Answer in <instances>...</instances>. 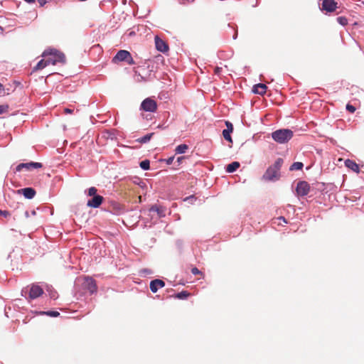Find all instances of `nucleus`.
<instances>
[{
    "instance_id": "nucleus-1",
    "label": "nucleus",
    "mask_w": 364,
    "mask_h": 364,
    "mask_svg": "<svg viewBox=\"0 0 364 364\" xmlns=\"http://www.w3.org/2000/svg\"><path fill=\"white\" fill-rule=\"evenodd\" d=\"M284 160L278 158L274 163L269 166L262 176V180L266 181H276L281 177L280 169L282 166Z\"/></svg>"
},
{
    "instance_id": "nucleus-2",
    "label": "nucleus",
    "mask_w": 364,
    "mask_h": 364,
    "mask_svg": "<svg viewBox=\"0 0 364 364\" xmlns=\"http://www.w3.org/2000/svg\"><path fill=\"white\" fill-rule=\"evenodd\" d=\"M42 57L46 58L48 65H55L57 63L65 64L66 58L63 53L55 48H48L42 53Z\"/></svg>"
},
{
    "instance_id": "nucleus-3",
    "label": "nucleus",
    "mask_w": 364,
    "mask_h": 364,
    "mask_svg": "<svg viewBox=\"0 0 364 364\" xmlns=\"http://www.w3.org/2000/svg\"><path fill=\"white\" fill-rule=\"evenodd\" d=\"M293 136V132L288 129H278L272 132V139L279 143L284 144L289 141Z\"/></svg>"
},
{
    "instance_id": "nucleus-4",
    "label": "nucleus",
    "mask_w": 364,
    "mask_h": 364,
    "mask_svg": "<svg viewBox=\"0 0 364 364\" xmlns=\"http://www.w3.org/2000/svg\"><path fill=\"white\" fill-rule=\"evenodd\" d=\"M141 109L146 112H154L157 109L156 102L151 98H146L141 104Z\"/></svg>"
},
{
    "instance_id": "nucleus-5",
    "label": "nucleus",
    "mask_w": 364,
    "mask_h": 364,
    "mask_svg": "<svg viewBox=\"0 0 364 364\" xmlns=\"http://www.w3.org/2000/svg\"><path fill=\"white\" fill-rule=\"evenodd\" d=\"M310 191V186L309 184L304 181H299L297 183L296 191L299 196H306Z\"/></svg>"
},
{
    "instance_id": "nucleus-6",
    "label": "nucleus",
    "mask_w": 364,
    "mask_h": 364,
    "mask_svg": "<svg viewBox=\"0 0 364 364\" xmlns=\"http://www.w3.org/2000/svg\"><path fill=\"white\" fill-rule=\"evenodd\" d=\"M43 294V290L40 286L37 284H32L30 287L28 297L31 299H35L41 296Z\"/></svg>"
},
{
    "instance_id": "nucleus-7",
    "label": "nucleus",
    "mask_w": 364,
    "mask_h": 364,
    "mask_svg": "<svg viewBox=\"0 0 364 364\" xmlns=\"http://www.w3.org/2000/svg\"><path fill=\"white\" fill-rule=\"evenodd\" d=\"M43 166V164L39 162H29V163H22L18 164L16 166V171H21L23 168H26V170H31L32 168H40Z\"/></svg>"
},
{
    "instance_id": "nucleus-8",
    "label": "nucleus",
    "mask_w": 364,
    "mask_h": 364,
    "mask_svg": "<svg viewBox=\"0 0 364 364\" xmlns=\"http://www.w3.org/2000/svg\"><path fill=\"white\" fill-rule=\"evenodd\" d=\"M155 46L156 48L162 53H166L168 50V46L166 42L160 38L159 36H155Z\"/></svg>"
},
{
    "instance_id": "nucleus-9",
    "label": "nucleus",
    "mask_w": 364,
    "mask_h": 364,
    "mask_svg": "<svg viewBox=\"0 0 364 364\" xmlns=\"http://www.w3.org/2000/svg\"><path fill=\"white\" fill-rule=\"evenodd\" d=\"M85 288L87 289L91 294L97 291V287L95 281L90 277H86L83 283Z\"/></svg>"
},
{
    "instance_id": "nucleus-10",
    "label": "nucleus",
    "mask_w": 364,
    "mask_h": 364,
    "mask_svg": "<svg viewBox=\"0 0 364 364\" xmlns=\"http://www.w3.org/2000/svg\"><path fill=\"white\" fill-rule=\"evenodd\" d=\"M337 8V3L334 0H323L322 9L328 12H333Z\"/></svg>"
},
{
    "instance_id": "nucleus-11",
    "label": "nucleus",
    "mask_w": 364,
    "mask_h": 364,
    "mask_svg": "<svg viewBox=\"0 0 364 364\" xmlns=\"http://www.w3.org/2000/svg\"><path fill=\"white\" fill-rule=\"evenodd\" d=\"M104 198L100 195L93 196V198L87 201V205L91 208H97L102 203Z\"/></svg>"
},
{
    "instance_id": "nucleus-12",
    "label": "nucleus",
    "mask_w": 364,
    "mask_h": 364,
    "mask_svg": "<svg viewBox=\"0 0 364 364\" xmlns=\"http://www.w3.org/2000/svg\"><path fill=\"white\" fill-rule=\"evenodd\" d=\"M129 54L130 53L127 50H120L117 53L112 61L114 63L117 61H126L127 60V58L129 57Z\"/></svg>"
},
{
    "instance_id": "nucleus-13",
    "label": "nucleus",
    "mask_w": 364,
    "mask_h": 364,
    "mask_svg": "<svg viewBox=\"0 0 364 364\" xmlns=\"http://www.w3.org/2000/svg\"><path fill=\"white\" fill-rule=\"evenodd\" d=\"M165 286V283L163 280L156 279L152 280L150 282V289L152 292L156 293L159 288H162Z\"/></svg>"
},
{
    "instance_id": "nucleus-14",
    "label": "nucleus",
    "mask_w": 364,
    "mask_h": 364,
    "mask_svg": "<svg viewBox=\"0 0 364 364\" xmlns=\"http://www.w3.org/2000/svg\"><path fill=\"white\" fill-rule=\"evenodd\" d=\"M267 89V87L265 84L259 83V84L254 85V87L252 88V91L255 94L263 95L266 93Z\"/></svg>"
},
{
    "instance_id": "nucleus-15",
    "label": "nucleus",
    "mask_w": 364,
    "mask_h": 364,
    "mask_svg": "<svg viewBox=\"0 0 364 364\" xmlns=\"http://www.w3.org/2000/svg\"><path fill=\"white\" fill-rule=\"evenodd\" d=\"M21 192L25 198L28 199L33 198L36 195V191L32 188H25L18 191Z\"/></svg>"
},
{
    "instance_id": "nucleus-16",
    "label": "nucleus",
    "mask_w": 364,
    "mask_h": 364,
    "mask_svg": "<svg viewBox=\"0 0 364 364\" xmlns=\"http://www.w3.org/2000/svg\"><path fill=\"white\" fill-rule=\"evenodd\" d=\"M345 165H346V167H348V168L351 169L352 171H353L355 173H359L360 172V168H359L358 164H357L353 160H350V159L346 160Z\"/></svg>"
},
{
    "instance_id": "nucleus-17",
    "label": "nucleus",
    "mask_w": 364,
    "mask_h": 364,
    "mask_svg": "<svg viewBox=\"0 0 364 364\" xmlns=\"http://www.w3.org/2000/svg\"><path fill=\"white\" fill-rule=\"evenodd\" d=\"M48 64L47 63L46 58L42 59L33 68V71L35 72V71H37V70H42L44 68H46V66H48Z\"/></svg>"
},
{
    "instance_id": "nucleus-18",
    "label": "nucleus",
    "mask_w": 364,
    "mask_h": 364,
    "mask_svg": "<svg viewBox=\"0 0 364 364\" xmlns=\"http://www.w3.org/2000/svg\"><path fill=\"white\" fill-rule=\"evenodd\" d=\"M240 164L237 161L232 162L231 164H228L226 167V171L228 173H232L235 171L239 167Z\"/></svg>"
},
{
    "instance_id": "nucleus-19",
    "label": "nucleus",
    "mask_w": 364,
    "mask_h": 364,
    "mask_svg": "<svg viewBox=\"0 0 364 364\" xmlns=\"http://www.w3.org/2000/svg\"><path fill=\"white\" fill-rule=\"evenodd\" d=\"M190 296V293L187 291H182L174 296V298L178 299H186Z\"/></svg>"
},
{
    "instance_id": "nucleus-20",
    "label": "nucleus",
    "mask_w": 364,
    "mask_h": 364,
    "mask_svg": "<svg viewBox=\"0 0 364 364\" xmlns=\"http://www.w3.org/2000/svg\"><path fill=\"white\" fill-rule=\"evenodd\" d=\"M188 149V146L186 144H183L177 146L175 151L176 154H183Z\"/></svg>"
},
{
    "instance_id": "nucleus-21",
    "label": "nucleus",
    "mask_w": 364,
    "mask_h": 364,
    "mask_svg": "<svg viewBox=\"0 0 364 364\" xmlns=\"http://www.w3.org/2000/svg\"><path fill=\"white\" fill-rule=\"evenodd\" d=\"M153 135H154V133H150V134H146L143 137L138 139L136 141L141 144L146 143L151 139V138L152 137Z\"/></svg>"
},
{
    "instance_id": "nucleus-22",
    "label": "nucleus",
    "mask_w": 364,
    "mask_h": 364,
    "mask_svg": "<svg viewBox=\"0 0 364 364\" xmlns=\"http://www.w3.org/2000/svg\"><path fill=\"white\" fill-rule=\"evenodd\" d=\"M150 210L151 211H154V212H156L160 217L164 215V210L161 208H160V207H159L157 205L152 206Z\"/></svg>"
},
{
    "instance_id": "nucleus-23",
    "label": "nucleus",
    "mask_w": 364,
    "mask_h": 364,
    "mask_svg": "<svg viewBox=\"0 0 364 364\" xmlns=\"http://www.w3.org/2000/svg\"><path fill=\"white\" fill-rule=\"evenodd\" d=\"M303 164L301 162H294L290 166V170H301L303 168Z\"/></svg>"
},
{
    "instance_id": "nucleus-24",
    "label": "nucleus",
    "mask_w": 364,
    "mask_h": 364,
    "mask_svg": "<svg viewBox=\"0 0 364 364\" xmlns=\"http://www.w3.org/2000/svg\"><path fill=\"white\" fill-rule=\"evenodd\" d=\"M230 132H229L228 130H226V129H224L223 131V136L224 137V139L227 141H228L229 142H232V137L230 136Z\"/></svg>"
},
{
    "instance_id": "nucleus-25",
    "label": "nucleus",
    "mask_w": 364,
    "mask_h": 364,
    "mask_svg": "<svg viewBox=\"0 0 364 364\" xmlns=\"http://www.w3.org/2000/svg\"><path fill=\"white\" fill-rule=\"evenodd\" d=\"M139 166L144 170H149L150 168V162L149 160H144L140 162Z\"/></svg>"
},
{
    "instance_id": "nucleus-26",
    "label": "nucleus",
    "mask_w": 364,
    "mask_h": 364,
    "mask_svg": "<svg viewBox=\"0 0 364 364\" xmlns=\"http://www.w3.org/2000/svg\"><path fill=\"white\" fill-rule=\"evenodd\" d=\"M337 21L342 26H346L348 23V21L345 16H339L337 18Z\"/></svg>"
},
{
    "instance_id": "nucleus-27",
    "label": "nucleus",
    "mask_w": 364,
    "mask_h": 364,
    "mask_svg": "<svg viewBox=\"0 0 364 364\" xmlns=\"http://www.w3.org/2000/svg\"><path fill=\"white\" fill-rule=\"evenodd\" d=\"M97 191V190L95 187H91L88 189L87 194L90 196H97L96 195Z\"/></svg>"
},
{
    "instance_id": "nucleus-28",
    "label": "nucleus",
    "mask_w": 364,
    "mask_h": 364,
    "mask_svg": "<svg viewBox=\"0 0 364 364\" xmlns=\"http://www.w3.org/2000/svg\"><path fill=\"white\" fill-rule=\"evenodd\" d=\"M43 314H46L48 316H53V317H57L60 315V313L55 311H49L47 312H44Z\"/></svg>"
},
{
    "instance_id": "nucleus-29",
    "label": "nucleus",
    "mask_w": 364,
    "mask_h": 364,
    "mask_svg": "<svg viewBox=\"0 0 364 364\" xmlns=\"http://www.w3.org/2000/svg\"><path fill=\"white\" fill-rule=\"evenodd\" d=\"M8 110H9V105H0V114L8 112Z\"/></svg>"
},
{
    "instance_id": "nucleus-30",
    "label": "nucleus",
    "mask_w": 364,
    "mask_h": 364,
    "mask_svg": "<svg viewBox=\"0 0 364 364\" xmlns=\"http://www.w3.org/2000/svg\"><path fill=\"white\" fill-rule=\"evenodd\" d=\"M225 125L227 127V129H225L228 130L230 132H232V131H233L232 124L231 122H230L229 121H226L225 122Z\"/></svg>"
},
{
    "instance_id": "nucleus-31",
    "label": "nucleus",
    "mask_w": 364,
    "mask_h": 364,
    "mask_svg": "<svg viewBox=\"0 0 364 364\" xmlns=\"http://www.w3.org/2000/svg\"><path fill=\"white\" fill-rule=\"evenodd\" d=\"M346 109L349 111L350 113H353L355 111V107L352 105L348 104L346 105Z\"/></svg>"
},
{
    "instance_id": "nucleus-32",
    "label": "nucleus",
    "mask_w": 364,
    "mask_h": 364,
    "mask_svg": "<svg viewBox=\"0 0 364 364\" xmlns=\"http://www.w3.org/2000/svg\"><path fill=\"white\" fill-rule=\"evenodd\" d=\"M10 213L7 210H0V216H3L4 218H7L10 216Z\"/></svg>"
},
{
    "instance_id": "nucleus-33",
    "label": "nucleus",
    "mask_w": 364,
    "mask_h": 364,
    "mask_svg": "<svg viewBox=\"0 0 364 364\" xmlns=\"http://www.w3.org/2000/svg\"><path fill=\"white\" fill-rule=\"evenodd\" d=\"M125 62H127L129 65H134L135 64V62L133 60V58L132 57L131 54H129V57L127 58V60Z\"/></svg>"
},
{
    "instance_id": "nucleus-34",
    "label": "nucleus",
    "mask_w": 364,
    "mask_h": 364,
    "mask_svg": "<svg viewBox=\"0 0 364 364\" xmlns=\"http://www.w3.org/2000/svg\"><path fill=\"white\" fill-rule=\"evenodd\" d=\"M191 272L196 275V274H202V272L197 268V267H193L192 269H191Z\"/></svg>"
},
{
    "instance_id": "nucleus-35",
    "label": "nucleus",
    "mask_w": 364,
    "mask_h": 364,
    "mask_svg": "<svg viewBox=\"0 0 364 364\" xmlns=\"http://www.w3.org/2000/svg\"><path fill=\"white\" fill-rule=\"evenodd\" d=\"M73 111L74 109H70V108H65L64 109V113L65 114H72L73 113Z\"/></svg>"
},
{
    "instance_id": "nucleus-36",
    "label": "nucleus",
    "mask_w": 364,
    "mask_h": 364,
    "mask_svg": "<svg viewBox=\"0 0 364 364\" xmlns=\"http://www.w3.org/2000/svg\"><path fill=\"white\" fill-rule=\"evenodd\" d=\"M174 160V157H169L168 159H166V164H171Z\"/></svg>"
},
{
    "instance_id": "nucleus-37",
    "label": "nucleus",
    "mask_w": 364,
    "mask_h": 364,
    "mask_svg": "<svg viewBox=\"0 0 364 364\" xmlns=\"http://www.w3.org/2000/svg\"><path fill=\"white\" fill-rule=\"evenodd\" d=\"M186 159L185 156H180L177 159V162L178 163V164H180L183 160H184Z\"/></svg>"
},
{
    "instance_id": "nucleus-38",
    "label": "nucleus",
    "mask_w": 364,
    "mask_h": 364,
    "mask_svg": "<svg viewBox=\"0 0 364 364\" xmlns=\"http://www.w3.org/2000/svg\"><path fill=\"white\" fill-rule=\"evenodd\" d=\"M222 68H219V67H216L215 68V73L216 74H219L221 71Z\"/></svg>"
},
{
    "instance_id": "nucleus-39",
    "label": "nucleus",
    "mask_w": 364,
    "mask_h": 364,
    "mask_svg": "<svg viewBox=\"0 0 364 364\" xmlns=\"http://www.w3.org/2000/svg\"><path fill=\"white\" fill-rule=\"evenodd\" d=\"M41 6H43L46 4V1L44 0H38Z\"/></svg>"
},
{
    "instance_id": "nucleus-40",
    "label": "nucleus",
    "mask_w": 364,
    "mask_h": 364,
    "mask_svg": "<svg viewBox=\"0 0 364 364\" xmlns=\"http://www.w3.org/2000/svg\"><path fill=\"white\" fill-rule=\"evenodd\" d=\"M278 220H282L285 223H287L286 219L284 217H279V218H278Z\"/></svg>"
},
{
    "instance_id": "nucleus-41",
    "label": "nucleus",
    "mask_w": 364,
    "mask_h": 364,
    "mask_svg": "<svg viewBox=\"0 0 364 364\" xmlns=\"http://www.w3.org/2000/svg\"><path fill=\"white\" fill-rule=\"evenodd\" d=\"M25 1H26V2H28V3H30V4H31V3H34V2H35V0H25Z\"/></svg>"
},
{
    "instance_id": "nucleus-42",
    "label": "nucleus",
    "mask_w": 364,
    "mask_h": 364,
    "mask_svg": "<svg viewBox=\"0 0 364 364\" xmlns=\"http://www.w3.org/2000/svg\"><path fill=\"white\" fill-rule=\"evenodd\" d=\"M4 90V86L1 83H0V92Z\"/></svg>"
}]
</instances>
